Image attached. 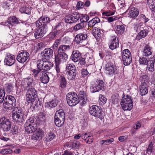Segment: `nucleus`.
<instances>
[{
  "label": "nucleus",
  "instance_id": "obj_46",
  "mask_svg": "<svg viewBox=\"0 0 155 155\" xmlns=\"http://www.w3.org/2000/svg\"><path fill=\"white\" fill-rule=\"evenodd\" d=\"M26 94H31V95L34 96L35 97H37V92L33 87L29 88Z\"/></svg>",
  "mask_w": 155,
  "mask_h": 155
},
{
  "label": "nucleus",
  "instance_id": "obj_18",
  "mask_svg": "<svg viewBox=\"0 0 155 155\" xmlns=\"http://www.w3.org/2000/svg\"><path fill=\"white\" fill-rule=\"evenodd\" d=\"M44 131L40 129H38L35 130V133L33 134L32 139L35 140H37L41 138L44 136Z\"/></svg>",
  "mask_w": 155,
  "mask_h": 155
},
{
  "label": "nucleus",
  "instance_id": "obj_1",
  "mask_svg": "<svg viewBox=\"0 0 155 155\" xmlns=\"http://www.w3.org/2000/svg\"><path fill=\"white\" fill-rule=\"evenodd\" d=\"M38 124L35 119L31 118L27 120L25 124V131L28 133H31L37 129Z\"/></svg>",
  "mask_w": 155,
  "mask_h": 155
},
{
  "label": "nucleus",
  "instance_id": "obj_58",
  "mask_svg": "<svg viewBox=\"0 0 155 155\" xmlns=\"http://www.w3.org/2000/svg\"><path fill=\"white\" fill-rule=\"evenodd\" d=\"M4 91L3 89H0V104L3 102L4 100Z\"/></svg>",
  "mask_w": 155,
  "mask_h": 155
},
{
  "label": "nucleus",
  "instance_id": "obj_17",
  "mask_svg": "<svg viewBox=\"0 0 155 155\" xmlns=\"http://www.w3.org/2000/svg\"><path fill=\"white\" fill-rule=\"evenodd\" d=\"M4 62L7 65L10 66L12 65L15 62V56L11 54H8L5 57Z\"/></svg>",
  "mask_w": 155,
  "mask_h": 155
},
{
  "label": "nucleus",
  "instance_id": "obj_27",
  "mask_svg": "<svg viewBox=\"0 0 155 155\" xmlns=\"http://www.w3.org/2000/svg\"><path fill=\"white\" fill-rule=\"evenodd\" d=\"M71 57L73 61L74 62H77L80 59L81 55L79 51L75 50L73 52Z\"/></svg>",
  "mask_w": 155,
  "mask_h": 155
},
{
  "label": "nucleus",
  "instance_id": "obj_19",
  "mask_svg": "<svg viewBox=\"0 0 155 155\" xmlns=\"http://www.w3.org/2000/svg\"><path fill=\"white\" fill-rule=\"evenodd\" d=\"M87 37V34L83 33L78 34L75 38V41L77 44L82 43Z\"/></svg>",
  "mask_w": 155,
  "mask_h": 155
},
{
  "label": "nucleus",
  "instance_id": "obj_63",
  "mask_svg": "<svg viewBox=\"0 0 155 155\" xmlns=\"http://www.w3.org/2000/svg\"><path fill=\"white\" fill-rule=\"evenodd\" d=\"M115 11L111 12V11H106L103 13L102 14L104 16H109L114 15L115 13Z\"/></svg>",
  "mask_w": 155,
  "mask_h": 155
},
{
  "label": "nucleus",
  "instance_id": "obj_6",
  "mask_svg": "<svg viewBox=\"0 0 155 155\" xmlns=\"http://www.w3.org/2000/svg\"><path fill=\"white\" fill-rule=\"evenodd\" d=\"M67 102L70 106L75 105L79 102V99L76 93H69L66 95Z\"/></svg>",
  "mask_w": 155,
  "mask_h": 155
},
{
  "label": "nucleus",
  "instance_id": "obj_20",
  "mask_svg": "<svg viewBox=\"0 0 155 155\" xmlns=\"http://www.w3.org/2000/svg\"><path fill=\"white\" fill-rule=\"evenodd\" d=\"M18 23L19 21L17 18L15 16H12L8 18V21L5 22V25L9 26L10 25L12 26Z\"/></svg>",
  "mask_w": 155,
  "mask_h": 155
},
{
  "label": "nucleus",
  "instance_id": "obj_53",
  "mask_svg": "<svg viewBox=\"0 0 155 155\" xmlns=\"http://www.w3.org/2000/svg\"><path fill=\"white\" fill-rule=\"evenodd\" d=\"M95 84L97 85V86L99 88L100 90H101L104 88V83L103 80H99L97 81Z\"/></svg>",
  "mask_w": 155,
  "mask_h": 155
},
{
  "label": "nucleus",
  "instance_id": "obj_64",
  "mask_svg": "<svg viewBox=\"0 0 155 155\" xmlns=\"http://www.w3.org/2000/svg\"><path fill=\"white\" fill-rule=\"evenodd\" d=\"M84 6V3L80 1L78 2L76 5V8L78 9L83 8Z\"/></svg>",
  "mask_w": 155,
  "mask_h": 155
},
{
  "label": "nucleus",
  "instance_id": "obj_9",
  "mask_svg": "<svg viewBox=\"0 0 155 155\" xmlns=\"http://www.w3.org/2000/svg\"><path fill=\"white\" fill-rule=\"evenodd\" d=\"M11 126V123L8 118L3 117L0 119V128L3 131H9L10 129Z\"/></svg>",
  "mask_w": 155,
  "mask_h": 155
},
{
  "label": "nucleus",
  "instance_id": "obj_14",
  "mask_svg": "<svg viewBox=\"0 0 155 155\" xmlns=\"http://www.w3.org/2000/svg\"><path fill=\"white\" fill-rule=\"evenodd\" d=\"M59 53H58V54L55 55V61L60 63L66 62L68 58V55L65 52Z\"/></svg>",
  "mask_w": 155,
  "mask_h": 155
},
{
  "label": "nucleus",
  "instance_id": "obj_5",
  "mask_svg": "<svg viewBox=\"0 0 155 155\" xmlns=\"http://www.w3.org/2000/svg\"><path fill=\"white\" fill-rule=\"evenodd\" d=\"M6 99H8L3 104V107L6 110H11L15 107L16 104V101L14 97L11 95L7 96L5 98Z\"/></svg>",
  "mask_w": 155,
  "mask_h": 155
},
{
  "label": "nucleus",
  "instance_id": "obj_37",
  "mask_svg": "<svg viewBox=\"0 0 155 155\" xmlns=\"http://www.w3.org/2000/svg\"><path fill=\"white\" fill-rule=\"evenodd\" d=\"M37 97H35L31 94H26V100L28 104L33 103L35 102Z\"/></svg>",
  "mask_w": 155,
  "mask_h": 155
},
{
  "label": "nucleus",
  "instance_id": "obj_30",
  "mask_svg": "<svg viewBox=\"0 0 155 155\" xmlns=\"http://www.w3.org/2000/svg\"><path fill=\"white\" fill-rule=\"evenodd\" d=\"M100 19L98 17H95L93 18L90 21L88 22V25L89 28H90L94 26L97 23L100 22Z\"/></svg>",
  "mask_w": 155,
  "mask_h": 155
},
{
  "label": "nucleus",
  "instance_id": "obj_3",
  "mask_svg": "<svg viewBox=\"0 0 155 155\" xmlns=\"http://www.w3.org/2000/svg\"><path fill=\"white\" fill-rule=\"evenodd\" d=\"M13 119L19 122H22L25 120L24 113L20 107H15L12 111Z\"/></svg>",
  "mask_w": 155,
  "mask_h": 155
},
{
  "label": "nucleus",
  "instance_id": "obj_13",
  "mask_svg": "<svg viewBox=\"0 0 155 155\" xmlns=\"http://www.w3.org/2000/svg\"><path fill=\"white\" fill-rule=\"evenodd\" d=\"M39 28L35 30L34 36L36 38H40L43 37L46 33L48 29L46 27L40 26Z\"/></svg>",
  "mask_w": 155,
  "mask_h": 155
},
{
  "label": "nucleus",
  "instance_id": "obj_23",
  "mask_svg": "<svg viewBox=\"0 0 155 155\" xmlns=\"http://www.w3.org/2000/svg\"><path fill=\"white\" fill-rule=\"evenodd\" d=\"M39 77L41 82L44 84L48 83L49 80V77L46 73L44 71H41L40 72Z\"/></svg>",
  "mask_w": 155,
  "mask_h": 155
},
{
  "label": "nucleus",
  "instance_id": "obj_51",
  "mask_svg": "<svg viewBox=\"0 0 155 155\" xmlns=\"http://www.w3.org/2000/svg\"><path fill=\"white\" fill-rule=\"evenodd\" d=\"M12 87H13L12 84L7 83L5 84L4 90H5L8 92H10L12 91Z\"/></svg>",
  "mask_w": 155,
  "mask_h": 155
},
{
  "label": "nucleus",
  "instance_id": "obj_12",
  "mask_svg": "<svg viewBox=\"0 0 155 155\" xmlns=\"http://www.w3.org/2000/svg\"><path fill=\"white\" fill-rule=\"evenodd\" d=\"M29 56V53L27 51H22L18 54L16 59L18 62L23 64L27 61Z\"/></svg>",
  "mask_w": 155,
  "mask_h": 155
},
{
  "label": "nucleus",
  "instance_id": "obj_44",
  "mask_svg": "<svg viewBox=\"0 0 155 155\" xmlns=\"http://www.w3.org/2000/svg\"><path fill=\"white\" fill-rule=\"evenodd\" d=\"M55 135L54 133L51 132L48 133L46 135L45 138L47 141L52 140L55 137Z\"/></svg>",
  "mask_w": 155,
  "mask_h": 155
},
{
  "label": "nucleus",
  "instance_id": "obj_31",
  "mask_svg": "<svg viewBox=\"0 0 155 155\" xmlns=\"http://www.w3.org/2000/svg\"><path fill=\"white\" fill-rule=\"evenodd\" d=\"M140 92L141 95H145L147 93L148 90L146 84H141L140 87Z\"/></svg>",
  "mask_w": 155,
  "mask_h": 155
},
{
  "label": "nucleus",
  "instance_id": "obj_57",
  "mask_svg": "<svg viewBox=\"0 0 155 155\" xmlns=\"http://www.w3.org/2000/svg\"><path fill=\"white\" fill-rule=\"evenodd\" d=\"M81 15V17L82 16V17L80 19L81 22H86L89 19V17L87 15H83L82 14Z\"/></svg>",
  "mask_w": 155,
  "mask_h": 155
},
{
  "label": "nucleus",
  "instance_id": "obj_26",
  "mask_svg": "<svg viewBox=\"0 0 155 155\" xmlns=\"http://www.w3.org/2000/svg\"><path fill=\"white\" fill-rule=\"evenodd\" d=\"M81 138L84 140L87 143L91 144L93 142V137L88 134L83 133L81 134Z\"/></svg>",
  "mask_w": 155,
  "mask_h": 155
},
{
  "label": "nucleus",
  "instance_id": "obj_36",
  "mask_svg": "<svg viewBox=\"0 0 155 155\" xmlns=\"http://www.w3.org/2000/svg\"><path fill=\"white\" fill-rule=\"evenodd\" d=\"M151 48L148 45H146L143 51V54L145 56H147L151 54Z\"/></svg>",
  "mask_w": 155,
  "mask_h": 155
},
{
  "label": "nucleus",
  "instance_id": "obj_61",
  "mask_svg": "<svg viewBox=\"0 0 155 155\" xmlns=\"http://www.w3.org/2000/svg\"><path fill=\"white\" fill-rule=\"evenodd\" d=\"M11 133L12 134H14L17 133L18 131V129L17 126H13L12 127L10 128Z\"/></svg>",
  "mask_w": 155,
  "mask_h": 155
},
{
  "label": "nucleus",
  "instance_id": "obj_29",
  "mask_svg": "<svg viewBox=\"0 0 155 155\" xmlns=\"http://www.w3.org/2000/svg\"><path fill=\"white\" fill-rule=\"evenodd\" d=\"M54 117L57 119H65V115L64 110L62 109H59L57 110L55 114Z\"/></svg>",
  "mask_w": 155,
  "mask_h": 155
},
{
  "label": "nucleus",
  "instance_id": "obj_52",
  "mask_svg": "<svg viewBox=\"0 0 155 155\" xmlns=\"http://www.w3.org/2000/svg\"><path fill=\"white\" fill-rule=\"evenodd\" d=\"M114 140L113 138H111L106 140H103L100 141V143L101 145L104 144L107 145L113 142Z\"/></svg>",
  "mask_w": 155,
  "mask_h": 155
},
{
  "label": "nucleus",
  "instance_id": "obj_56",
  "mask_svg": "<svg viewBox=\"0 0 155 155\" xmlns=\"http://www.w3.org/2000/svg\"><path fill=\"white\" fill-rule=\"evenodd\" d=\"M139 61L140 64L146 65L148 63V61L147 60L146 58H140L139 60Z\"/></svg>",
  "mask_w": 155,
  "mask_h": 155
},
{
  "label": "nucleus",
  "instance_id": "obj_38",
  "mask_svg": "<svg viewBox=\"0 0 155 155\" xmlns=\"http://www.w3.org/2000/svg\"><path fill=\"white\" fill-rule=\"evenodd\" d=\"M116 29L117 33L119 34L122 35L124 32L125 27L123 25H116Z\"/></svg>",
  "mask_w": 155,
  "mask_h": 155
},
{
  "label": "nucleus",
  "instance_id": "obj_25",
  "mask_svg": "<svg viewBox=\"0 0 155 155\" xmlns=\"http://www.w3.org/2000/svg\"><path fill=\"white\" fill-rule=\"evenodd\" d=\"M13 147V146L12 144L6 146V147L1 150L0 153L3 155L11 154L12 152V149Z\"/></svg>",
  "mask_w": 155,
  "mask_h": 155
},
{
  "label": "nucleus",
  "instance_id": "obj_16",
  "mask_svg": "<svg viewBox=\"0 0 155 155\" xmlns=\"http://www.w3.org/2000/svg\"><path fill=\"white\" fill-rule=\"evenodd\" d=\"M155 61V59L154 58H152L150 59L148 61V63L146 69L148 70L149 71L151 72V74L149 75V77H153L154 73H153V72L154 71V64Z\"/></svg>",
  "mask_w": 155,
  "mask_h": 155
},
{
  "label": "nucleus",
  "instance_id": "obj_43",
  "mask_svg": "<svg viewBox=\"0 0 155 155\" xmlns=\"http://www.w3.org/2000/svg\"><path fill=\"white\" fill-rule=\"evenodd\" d=\"M64 119L59 118H57L54 117V123L58 127L61 126L64 124Z\"/></svg>",
  "mask_w": 155,
  "mask_h": 155
},
{
  "label": "nucleus",
  "instance_id": "obj_49",
  "mask_svg": "<svg viewBox=\"0 0 155 155\" xmlns=\"http://www.w3.org/2000/svg\"><path fill=\"white\" fill-rule=\"evenodd\" d=\"M148 77L147 75H143L140 77V80L141 82V84H147L148 80Z\"/></svg>",
  "mask_w": 155,
  "mask_h": 155
},
{
  "label": "nucleus",
  "instance_id": "obj_55",
  "mask_svg": "<svg viewBox=\"0 0 155 155\" xmlns=\"http://www.w3.org/2000/svg\"><path fill=\"white\" fill-rule=\"evenodd\" d=\"M97 85L95 84L91 86V87L90 89L92 93L96 92L97 91H99L101 90L98 87H97Z\"/></svg>",
  "mask_w": 155,
  "mask_h": 155
},
{
  "label": "nucleus",
  "instance_id": "obj_60",
  "mask_svg": "<svg viewBox=\"0 0 155 155\" xmlns=\"http://www.w3.org/2000/svg\"><path fill=\"white\" fill-rule=\"evenodd\" d=\"M55 69L58 74H60L61 72V67L60 65V63H58L55 61Z\"/></svg>",
  "mask_w": 155,
  "mask_h": 155
},
{
  "label": "nucleus",
  "instance_id": "obj_39",
  "mask_svg": "<svg viewBox=\"0 0 155 155\" xmlns=\"http://www.w3.org/2000/svg\"><path fill=\"white\" fill-rule=\"evenodd\" d=\"M143 25L142 23H136L134 24V28L136 32H138L143 29Z\"/></svg>",
  "mask_w": 155,
  "mask_h": 155
},
{
  "label": "nucleus",
  "instance_id": "obj_50",
  "mask_svg": "<svg viewBox=\"0 0 155 155\" xmlns=\"http://www.w3.org/2000/svg\"><path fill=\"white\" fill-rule=\"evenodd\" d=\"M60 86L61 88H64L66 87L67 84V81L64 76H61L60 80Z\"/></svg>",
  "mask_w": 155,
  "mask_h": 155
},
{
  "label": "nucleus",
  "instance_id": "obj_10",
  "mask_svg": "<svg viewBox=\"0 0 155 155\" xmlns=\"http://www.w3.org/2000/svg\"><path fill=\"white\" fill-rule=\"evenodd\" d=\"M122 60L125 65L130 64L131 62V57L130 52L128 49H126L122 52Z\"/></svg>",
  "mask_w": 155,
  "mask_h": 155
},
{
  "label": "nucleus",
  "instance_id": "obj_59",
  "mask_svg": "<svg viewBox=\"0 0 155 155\" xmlns=\"http://www.w3.org/2000/svg\"><path fill=\"white\" fill-rule=\"evenodd\" d=\"M119 17L116 16L108 17L107 18V19L108 22H111L113 21L114 20L119 19Z\"/></svg>",
  "mask_w": 155,
  "mask_h": 155
},
{
  "label": "nucleus",
  "instance_id": "obj_35",
  "mask_svg": "<svg viewBox=\"0 0 155 155\" xmlns=\"http://www.w3.org/2000/svg\"><path fill=\"white\" fill-rule=\"evenodd\" d=\"M85 25L83 22H81L75 25L73 27V29L74 31H78L84 29L85 27Z\"/></svg>",
  "mask_w": 155,
  "mask_h": 155
},
{
  "label": "nucleus",
  "instance_id": "obj_32",
  "mask_svg": "<svg viewBox=\"0 0 155 155\" xmlns=\"http://www.w3.org/2000/svg\"><path fill=\"white\" fill-rule=\"evenodd\" d=\"M57 104V102L55 99H53L51 101L45 103V107L47 108L51 109L56 106Z\"/></svg>",
  "mask_w": 155,
  "mask_h": 155
},
{
  "label": "nucleus",
  "instance_id": "obj_45",
  "mask_svg": "<svg viewBox=\"0 0 155 155\" xmlns=\"http://www.w3.org/2000/svg\"><path fill=\"white\" fill-rule=\"evenodd\" d=\"M76 74V72H66L65 75L68 80H72L75 78Z\"/></svg>",
  "mask_w": 155,
  "mask_h": 155
},
{
  "label": "nucleus",
  "instance_id": "obj_8",
  "mask_svg": "<svg viewBox=\"0 0 155 155\" xmlns=\"http://www.w3.org/2000/svg\"><path fill=\"white\" fill-rule=\"evenodd\" d=\"M82 15L79 13L75 12L71 15H69L64 18L65 22L67 23H73L77 22Z\"/></svg>",
  "mask_w": 155,
  "mask_h": 155
},
{
  "label": "nucleus",
  "instance_id": "obj_54",
  "mask_svg": "<svg viewBox=\"0 0 155 155\" xmlns=\"http://www.w3.org/2000/svg\"><path fill=\"white\" fill-rule=\"evenodd\" d=\"M147 3L151 10L155 7V0H147Z\"/></svg>",
  "mask_w": 155,
  "mask_h": 155
},
{
  "label": "nucleus",
  "instance_id": "obj_48",
  "mask_svg": "<svg viewBox=\"0 0 155 155\" xmlns=\"http://www.w3.org/2000/svg\"><path fill=\"white\" fill-rule=\"evenodd\" d=\"M13 2L10 0H7L2 3L3 7L5 9H9V7L12 4Z\"/></svg>",
  "mask_w": 155,
  "mask_h": 155
},
{
  "label": "nucleus",
  "instance_id": "obj_34",
  "mask_svg": "<svg viewBox=\"0 0 155 155\" xmlns=\"http://www.w3.org/2000/svg\"><path fill=\"white\" fill-rule=\"evenodd\" d=\"M76 72V70L74 66L69 64L67 65L66 72Z\"/></svg>",
  "mask_w": 155,
  "mask_h": 155
},
{
  "label": "nucleus",
  "instance_id": "obj_28",
  "mask_svg": "<svg viewBox=\"0 0 155 155\" xmlns=\"http://www.w3.org/2000/svg\"><path fill=\"white\" fill-rule=\"evenodd\" d=\"M58 30L57 29V27L54 30V31L51 32L48 35V37L51 40L54 39L56 35H59L60 33H61V31L59 30V29H58Z\"/></svg>",
  "mask_w": 155,
  "mask_h": 155
},
{
  "label": "nucleus",
  "instance_id": "obj_62",
  "mask_svg": "<svg viewBox=\"0 0 155 155\" xmlns=\"http://www.w3.org/2000/svg\"><path fill=\"white\" fill-rule=\"evenodd\" d=\"M79 99L82 100L85 98L87 99L86 94L85 92L83 91H81L79 94Z\"/></svg>",
  "mask_w": 155,
  "mask_h": 155
},
{
  "label": "nucleus",
  "instance_id": "obj_22",
  "mask_svg": "<svg viewBox=\"0 0 155 155\" xmlns=\"http://www.w3.org/2000/svg\"><path fill=\"white\" fill-rule=\"evenodd\" d=\"M116 68L112 64L107 63L106 65V73L109 75H113L116 71Z\"/></svg>",
  "mask_w": 155,
  "mask_h": 155
},
{
  "label": "nucleus",
  "instance_id": "obj_41",
  "mask_svg": "<svg viewBox=\"0 0 155 155\" xmlns=\"http://www.w3.org/2000/svg\"><path fill=\"white\" fill-rule=\"evenodd\" d=\"M19 11L21 13H25L28 15L31 14V10L29 7H22L20 8Z\"/></svg>",
  "mask_w": 155,
  "mask_h": 155
},
{
  "label": "nucleus",
  "instance_id": "obj_2",
  "mask_svg": "<svg viewBox=\"0 0 155 155\" xmlns=\"http://www.w3.org/2000/svg\"><path fill=\"white\" fill-rule=\"evenodd\" d=\"M131 97L126 95L122 98L120 104L122 109L124 110H130L133 107V104Z\"/></svg>",
  "mask_w": 155,
  "mask_h": 155
},
{
  "label": "nucleus",
  "instance_id": "obj_21",
  "mask_svg": "<svg viewBox=\"0 0 155 155\" xmlns=\"http://www.w3.org/2000/svg\"><path fill=\"white\" fill-rule=\"evenodd\" d=\"M42 54L43 58L48 59L53 55V50L50 48H46L43 51Z\"/></svg>",
  "mask_w": 155,
  "mask_h": 155
},
{
  "label": "nucleus",
  "instance_id": "obj_11",
  "mask_svg": "<svg viewBox=\"0 0 155 155\" xmlns=\"http://www.w3.org/2000/svg\"><path fill=\"white\" fill-rule=\"evenodd\" d=\"M50 20L49 17L46 16H41L35 22V25L37 27L41 26L46 27L48 29L47 24L50 22Z\"/></svg>",
  "mask_w": 155,
  "mask_h": 155
},
{
  "label": "nucleus",
  "instance_id": "obj_7",
  "mask_svg": "<svg viewBox=\"0 0 155 155\" xmlns=\"http://www.w3.org/2000/svg\"><path fill=\"white\" fill-rule=\"evenodd\" d=\"M53 64L48 61H43L39 60L37 62V66L39 70L48 71L53 66Z\"/></svg>",
  "mask_w": 155,
  "mask_h": 155
},
{
  "label": "nucleus",
  "instance_id": "obj_40",
  "mask_svg": "<svg viewBox=\"0 0 155 155\" xmlns=\"http://www.w3.org/2000/svg\"><path fill=\"white\" fill-rule=\"evenodd\" d=\"M70 49V46L69 45H60L58 49V52H64Z\"/></svg>",
  "mask_w": 155,
  "mask_h": 155
},
{
  "label": "nucleus",
  "instance_id": "obj_42",
  "mask_svg": "<svg viewBox=\"0 0 155 155\" xmlns=\"http://www.w3.org/2000/svg\"><path fill=\"white\" fill-rule=\"evenodd\" d=\"M92 33L97 40L99 39L101 37V33L100 31L98 29H93Z\"/></svg>",
  "mask_w": 155,
  "mask_h": 155
},
{
  "label": "nucleus",
  "instance_id": "obj_33",
  "mask_svg": "<svg viewBox=\"0 0 155 155\" xmlns=\"http://www.w3.org/2000/svg\"><path fill=\"white\" fill-rule=\"evenodd\" d=\"M148 31L145 29L142 30L136 36V39L139 40L144 38L147 35Z\"/></svg>",
  "mask_w": 155,
  "mask_h": 155
},
{
  "label": "nucleus",
  "instance_id": "obj_4",
  "mask_svg": "<svg viewBox=\"0 0 155 155\" xmlns=\"http://www.w3.org/2000/svg\"><path fill=\"white\" fill-rule=\"evenodd\" d=\"M89 113L95 117L102 120L104 117V114L101 108L98 106L92 105L89 108Z\"/></svg>",
  "mask_w": 155,
  "mask_h": 155
},
{
  "label": "nucleus",
  "instance_id": "obj_15",
  "mask_svg": "<svg viewBox=\"0 0 155 155\" xmlns=\"http://www.w3.org/2000/svg\"><path fill=\"white\" fill-rule=\"evenodd\" d=\"M119 42L118 38L115 36H113L111 37L109 47L110 48L114 50L119 46Z\"/></svg>",
  "mask_w": 155,
  "mask_h": 155
},
{
  "label": "nucleus",
  "instance_id": "obj_24",
  "mask_svg": "<svg viewBox=\"0 0 155 155\" xmlns=\"http://www.w3.org/2000/svg\"><path fill=\"white\" fill-rule=\"evenodd\" d=\"M139 14V11L135 7L131 8L128 10V15L130 18H135Z\"/></svg>",
  "mask_w": 155,
  "mask_h": 155
},
{
  "label": "nucleus",
  "instance_id": "obj_47",
  "mask_svg": "<svg viewBox=\"0 0 155 155\" xmlns=\"http://www.w3.org/2000/svg\"><path fill=\"white\" fill-rule=\"evenodd\" d=\"M107 99L104 96L100 94L99 96L98 102L100 105H103L106 102Z\"/></svg>",
  "mask_w": 155,
  "mask_h": 155
}]
</instances>
